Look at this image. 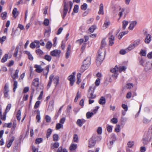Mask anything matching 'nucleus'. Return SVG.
<instances>
[{"instance_id":"e433bc0d","label":"nucleus","mask_w":152,"mask_h":152,"mask_svg":"<svg viewBox=\"0 0 152 152\" xmlns=\"http://www.w3.org/2000/svg\"><path fill=\"white\" fill-rule=\"evenodd\" d=\"M105 103V99L103 97H101L99 100V103L103 105Z\"/></svg>"},{"instance_id":"f8f14e48","label":"nucleus","mask_w":152,"mask_h":152,"mask_svg":"<svg viewBox=\"0 0 152 152\" xmlns=\"http://www.w3.org/2000/svg\"><path fill=\"white\" fill-rule=\"evenodd\" d=\"M68 6L65 3L64 4V10L62 15V17L63 18H64L66 16L68 11Z\"/></svg>"},{"instance_id":"7ed1b4c3","label":"nucleus","mask_w":152,"mask_h":152,"mask_svg":"<svg viewBox=\"0 0 152 152\" xmlns=\"http://www.w3.org/2000/svg\"><path fill=\"white\" fill-rule=\"evenodd\" d=\"M126 69V67L125 66H121L118 68L117 66H115L114 68L111 69L110 71L114 73V74L112 76L115 79L118 76L119 72H124L125 70Z\"/></svg>"},{"instance_id":"20e7f679","label":"nucleus","mask_w":152,"mask_h":152,"mask_svg":"<svg viewBox=\"0 0 152 152\" xmlns=\"http://www.w3.org/2000/svg\"><path fill=\"white\" fill-rule=\"evenodd\" d=\"M152 120V115L150 114L147 116L144 117L142 120L143 123L145 125L149 124Z\"/></svg>"},{"instance_id":"13d9d810","label":"nucleus","mask_w":152,"mask_h":152,"mask_svg":"<svg viewBox=\"0 0 152 152\" xmlns=\"http://www.w3.org/2000/svg\"><path fill=\"white\" fill-rule=\"evenodd\" d=\"M79 7L78 5H76L74 6L73 9V11L74 12L77 13L78 12Z\"/></svg>"},{"instance_id":"ea45409f","label":"nucleus","mask_w":152,"mask_h":152,"mask_svg":"<svg viewBox=\"0 0 152 152\" xmlns=\"http://www.w3.org/2000/svg\"><path fill=\"white\" fill-rule=\"evenodd\" d=\"M94 114L93 113L88 112L86 114V118L88 119H89L91 118Z\"/></svg>"},{"instance_id":"1a4fd4ad","label":"nucleus","mask_w":152,"mask_h":152,"mask_svg":"<svg viewBox=\"0 0 152 152\" xmlns=\"http://www.w3.org/2000/svg\"><path fill=\"white\" fill-rule=\"evenodd\" d=\"M89 60V58L88 59V63H86L85 62H83V64L82 66L81 67L82 71L83 72L86 69L90 66Z\"/></svg>"},{"instance_id":"a18cd8bd","label":"nucleus","mask_w":152,"mask_h":152,"mask_svg":"<svg viewBox=\"0 0 152 152\" xmlns=\"http://www.w3.org/2000/svg\"><path fill=\"white\" fill-rule=\"evenodd\" d=\"M36 53L37 55L41 56L44 53L40 49H38L36 50Z\"/></svg>"},{"instance_id":"473e14b6","label":"nucleus","mask_w":152,"mask_h":152,"mask_svg":"<svg viewBox=\"0 0 152 152\" xmlns=\"http://www.w3.org/2000/svg\"><path fill=\"white\" fill-rule=\"evenodd\" d=\"M44 58L46 60L49 62L51 61L52 59V57L49 55H46L44 56Z\"/></svg>"},{"instance_id":"9b49d317","label":"nucleus","mask_w":152,"mask_h":152,"mask_svg":"<svg viewBox=\"0 0 152 152\" xmlns=\"http://www.w3.org/2000/svg\"><path fill=\"white\" fill-rule=\"evenodd\" d=\"M137 22L136 21H133L130 23L128 28L130 30H132L137 25Z\"/></svg>"},{"instance_id":"bb28decb","label":"nucleus","mask_w":152,"mask_h":152,"mask_svg":"<svg viewBox=\"0 0 152 152\" xmlns=\"http://www.w3.org/2000/svg\"><path fill=\"white\" fill-rule=\"evenodd\" d=\"M106 45V42L105 39H103L101 42V47L100 49H104V47Z\"/></svg>"},{"instance_id":"4c0bfd02","label":"nucleus","mask_w":152,"mask_h":152,"mask_svg":"<svg viewBox=\"0 0 152 152\" xmlns=\"http://www.w3.org/2000/svg\"><path fill=\"white\" fill-rule=\"evenodd\" d=\"M63 125L62 124H61L60 123L56 124V129L57 130H58L61 128H63Z\"/></svg>"},{"instance_id":"5fc2aeb1","label":"nucleus","mask_w":152,"mask_h":152,"mask_svg":"<svg viewBox=\"0 0 152 152\" xmlns=\"http://www.w3.org/2000/svg\"><path fill=\"white\" fill-rule=\"evenodd\" d=\"M17 85H18V82L16 81H15L14 82V84H13V91L14 92H15L16 91V89L17 87Z\"/></svg>"},{"instance_id":"2f4dec72","label":"nucleus","mask_w":152,"mask_h":152,"mask_svg":"<svg viewBox=\"0 0 152 152\" xmlns=\"http://www.w3.org/2000/svg\"><path fill=\"white\" fill-rule=\"evenodd\" d=\"M51 145V148L54 149L55 148H58L59 145V144L58 142H56L53 144H52Z\"/></svg>"},{"instance_id":"6ab92c4d","label":"nucleus","mask_w":152,"mask_h":152,"mask_svg":"<svg viewBox=\"0 0 152 152\" xmlns=\"http://www.w3.org/2000/svg\"><path fill=\"white\" fill-rule=\"evenodd\" d=\"M95 144V142L92 139H91L89 140L88 147L91 148L94 146Z\"/></svg>"},{"instance_id":"423d86ee","label":"nucleus","mask_w":152,"mask_h":152,"mask_svg":"<svg viewBox=\"0 0 152 152\" xmlns=\"http://www.w3.org/2000/svg\"><path fill=\"white\" fill-rule=\"evenodd\" d=\"M61 52L60 50L56 49L50 52V55L59 58Z\"/></svg>"},{"instance_id":"79ce46f5","label":"nucleus","mask_w":152,"mask_h":152,"mask_svg":"<svg viewBox=\"0 0 152 152\" xmlns=\"http://www.w3.org/2000/svg\"><path fill=\"white\" fill-rule=\"evenodd\" d=\"M19 49V47L18 46L16 48L15 50V53L13 55V56L14 57L16 58H18V50Z\"/></svg>"},{"instance_id":"37998d69","label":"nucleus","mask_w":152,"mask_h":152,"mask_svg":"<svg viewBox=\"0 0 152 152\" xmlns=\"http://www.w3.org/2000/svg\"><path fill=\"white\" fill-rule=\"evenodd\" d=\"M37 115L36 116V119L37 121V122H39L40 121V120L41 119L40 116V111L39 110H38L37 111Z\"/></svg>"},{"instance_id":"c85d7f7f","label":"nucleus","mask_w":152,"mask_h":152,"mask_svg":"<svg viewBox=\"0 0 152 152\" xmlns=\"http://www.w3.org/2000/svg\"><path fill=\"white\" fill-rule=\"evenodd\" d=\"M129 22L128 21L124 20L122 22V28L123 30L126 29V26L128 25Z\"/></svg>"},{"instance_id":"b1692460","label":"nucleus","mask_w":152,"mask_h":152,"mask_svg":"<svg viewBox=\"0 0 152 152\" xmlns=\"http://www.w3.org/2000/svg\"><path fill=\"white\" fill-rule=\"evenodd\" d=\"M109 45H112L114 44V37L111 35L109 37Z\"/></svg>"},{"instance_id":"338daca9","label":"nucleus","mask_w":152,"mask_h":152,"mask_svg":"<svg viewBox=\"0 0 152 152\" xmlns=\"http://www.w3.org/2000/svg\"><path fill=\"white\" fill-rule=\"evenodd\" d=\"M87 8V5L86 3H84L81 6V8L82 10H85Z\"/></svg>"},{"instance_id":"6e6d98bb","label":"nucleus","mask_w":152,"mask_h":152,"mask_svg":"<svg viewBox=\"0 0 152 152\" xmlns=\"http://www.w3.org/2000/svg\"><path fill=\"white\" fill-rule=\"evenodd\" d=\"M107 131L109 132H111L112 131L113 126L109 125H107Z\"/></svg>"},{"instance_id":"69168bd1","label":"nucleus","mask_w":152,"mask_h":152,"mask_svg":"<svg viewBox=\"0 0 152 152\" xmlns=\"http://www.w3.org/2000/svg\"><path fill=\"white\" fill-rule=\"evenodd\" d=\"M115 131L117 132H118L120 131V126L119 125H117L115 129Z\"/></svg>"},{"instance_id":"49530a36","label":"nucleus","mask_w":152,"mask_h":152,"mask_svg":"<svg viewBox=\"0 0 152 152\" xmlns=\"http://www.w3.org/2000/svg\"><path fill=\"white\" fill-rule=\"evenodd\" d=\"M78 141V137L77 135L76 134H74L73 136V141L74 142H77Z\"/></svg>"},{"instance_id":"a211bd4d","label":"nucleus","mask_w":152,"mask_h":152,"mask_svg":"<svg viewBox=\"0 0 152 152\" xmlns=\"http://www.w3.org/2000/svg\"><path fill=\"white\" fill-rule=\"evenodd\" d=\"M77 145L72 142L69 147V150L70 151H74L77 148Z\"/></svg>"},{"instance_id":"393cba45","label":"nucleus","mask_w":152,"mask_h":152,"mask_svg":"<svg viewBox=\"0 0 152 152\" xmlns=\"http://www.w3.org/2000/svg\"><path fill=\"white\" fill-rule=\"evenodd\" d=\"M81 77V74L80 73H78L77 75V81L76 83L77 84H79L81 82V79H80Z\"/></svg>"},{"instance_id":"052dcab7","label":"nucleus","mask_w":152,"mask_h":152,"mask_svg":"<svg viewBox=\"0 0 152 152\" xmlns=\"http://www.w3.org/2000/svg\"><path fill=\"white\" fill-rule=\"evenodd\" d=\"M40 103V101H37L35 104L34 107V108L35 109H36L38 107Z\"/></svg>"},{"instance_id":"c9c22d12","label":"nucleus","mask_w":152,"mask_h":152,"mask_svg":"<svg viewBox=\"0 0 152 152\" xmlns=\"http://www.w3.org/2000/svg\"><path fill=\"white\" fill-rule=\"evenodd\" d=\"M110 22L109 21L106 20L103 24V26L105 28H107L108 27V26L110 25Z\"/></svg>"},{"instance_id":"c756f323","label":"nucleus","mask_w":152,"mask_h":152,"mask_svg":"<svg viewBox=\"0 0 152 152\" xmlns=\"http://www.w3.org/2000/svg\"><path fill=\"white\" fill-rule=\"evenodd\" d=\"M145 60L143 58H140L139 62L140 65L144 66L145 64Z\"/></svg>"},{"instance_id":"3c124183","label":"nucleus","mask_w":152,"mask_h":152,"mask_svg":"<svg viewBox=\"0 0 152 152\" xmlns=\"http://www.w3.org/2000/svg\"><path fill=\"white\" fill-rule=\"evenodd\" d=\"M96 26L95 25L91 26L89 29V30L90 32H93L96 29Z\"/></svg>"},{"instance_id":"4468645a","label":"nucleus","mask_w":152,"mask_h":152,"mask_svg":"<svg viewBox=\"0 0 152 152\" xmlns=\"http://www.w3.org/2000/svg\"><path fill=\"white\" fill-rule=\"evenodd\" d=\"M124 15H126L125 13V9L124 8H121L119 10V12L118 14L120 18Z\"/></svg>"},{"instance_id":"58836bf2","label":"nucleus","mask_w":152,"mask_h":152,"mask_svg":"<svg viewBox=\"0 0 152 152\" xmlns=\"http://www.w3.org/2000/svg\"><path fill=\"white\" fill-rule=\"evenodd\" d=\"M135 47L133 43L130 45L127 48V50L129 52L134 48Z\"/></svg>"},{"instance_id":"a19ab883","label":"nucleus","mask_w":152,"mask_h":152,"mask_svg":"<svg viewBox=\"0 0 152 152\" xmlns=\"http://www.w3.org/2000/svg\"><path fill=\"white\" fill-rule=\"evenodd\" d=\"M52 43L48 41L46 43V47L47 49H50L52 46Z\"/></svg>"},{"instance_id":"f704fd0d","label":"nucleus","mask_w":152,"mask_h":152,"mask_svg":"<svg viewBox=\"0 0 152 152\" xmlns=\"http://www.w3.org/2000/svg\"><path fill=\"white\" fill-rule=\"evenodd\" d=\"M8 56L7 54H6L4 55L1 60V62L4 63L8 59Z\"/></svg>"},{"instance_id":"f257e3e1","label":"nucleus","mask_w":152,"mask_h":152,"mask_svg":"<svg viewBox=\"0 0 152 152\" xmlns=\"http://www.w3.org/2000/svg\"><path fill=\"white\" fill-rule=\"evenodd\" d=\"M101 79L98 78L97 79L95 82V85L93 84L90 87L89 92L88 95V97L89 98L94 99L96 96L94 94V93L96 87V86H98L100 83Z\"/></svg>"},{"instance_id":"f03ea898","label":"nucleus","mask_w":152,"mask_h":152,"mask_svg":"<svg viewBox=\"0 0 152 152\" xmlns=\"http://www.w3.org/2000/svg\"><path fill=\"white\" fill-rule=\"evenodd\" d=\"M105 49H100L97 55L96 62L97 66H99L104 59L105 54Z\"/></svg>"},{"instance_id":"6e6552de","label":"nucleus","mask_w":152,"mask_h":152,"mask_svg":"<svg viewBox=\"0 0 152 152\" xmlns=\"http://www.w3.org/2000/svg\"><path fill=\"white\" fill-rule=\"evenodd\" d=\"M9 92V88L8 85L6 84L4 88V95L5 97L10 99V96L8 92Z\"/></svg>"},{"instance_id":"cd10ccee","label":"nucleus","mask_w":152,"mask_h":152,"mask_svg":"<svg viewBox=\"0 0 152 152\" xmlns=\"http://www.w3.org/2000/svg\"><path fill=\"white\" fill-rule=\"evenodd\" d=\"M141 40L140 39H138L135 40L132 43L136 47L138 46L140 43Z\"/></svg>"},{"instance_id":"9d476101","label":"nucleus","mask_w":152,"mask_h":152,"mask_svg":"<svg viewBox=\"0 0 152 152\" xmlns=\"http://www.w3.org/2000/svg\"><path fill=\"white\" fill-rule=\"evenodd\" d=\"M151 34H146L145 39V43L147 44H148L151 42Z\"/></svg>"},{"instance_id":"680f3d73","label":"nucleus","mask_w":152,"mask_h":152,"mask_svg":"<svg viewBox=\"0 0 152 152\" xmlns=\"http://www.w3.org/2000/svg\"><path fill=\"white\" fill-rule=\"evenodd\" d=\"M6 39L5 36H3L1 37H0V42L1 44H3L4 42L5 41Z\"/></svg>"},{"instance_id":"72a5a7b5","label":"nucleus","mask_w":152,"mask_h":152,"mask_svg":"<svg viewBox=\"0 0 152 152\" xmlns=\"http://www.w3.org/2000/svg\"><path fill=\"white\" fill-rule=\"evenodd\" d=\"M21 112L20 110H18L17 111V114L16 115V117L18 120L20 121L21 119Z\"/></svg>"},{"instance_id":"5701e85b","label":"nucleus","mask_w":152,"mask_h":152,"mask_svg":"<svg viewBox=\"0 0 152 152\" xmlns=\"http://www.w3.org/2000/svg\"><path fill=\"white\" fill-rule=\"evenodd\" d=\"M85 122V120L83 119H79L77 120V124L80 126H81L83 123Z\"/></svg>"},{"instance_id":"7c9ffc66","label":"nucleus","mask_w":152,"mask_h":152,"mask_svg":"<svg viewBox=\"0 0 152 152\" xmlns=\"http://www.w3.org/2000/svg\"><path fill=\"white\" fill-rule=\"evenodd\" d=\"M19 72V70L16 69L13 75L12 76V78L13 79H15L18 77V73Z\"/></svg>"},{"instance_id":"774afa93","label":"nucleus","mask_w":152,"mask_h":152,"mask_svg":"<svg viewBox=\"0 0 152 152\" xmlns=\"http://www.w3.org/2000/svg\"><path fill=\"white\" fill-rule=\"evenodd\" d=\"M97 132L99 134H101L102 132V129L101 127H99L97 129Z\"/></svg>"},{"instance_id":"de8ad7c7","label":"nucleus","mask_w":152,"mask_h":152,"mask_svg":"<svg viewBox=\"0 0 152 152\" xmlns=\"http://www.w3.org/2000/svg\"><path fill=\"white\" fill-rule=\"evenodd\" d=\"M2 19L3 20L5 19L7 16V12H2L1 15Z\"/></svg>"},{"instance_id":"4d7b16f0","label":"nucleus","mask_w":152,"mask_h":152,"mask_svg":"<svg viewBox=\"0 0 152 152\" xmlns=\"http://www.w3.org/2000/svg\"><path fill=\"white\" fill-rule=\"evenodd\" d=\"M134 142L133 141H130L128 143V146L129 148H132L134 145Z\"/></svg>"},{"instance_id":"39448f33","label":"nucleus","mask_w":152,"mask_h":152,"mask_svg":"<svg viewBox=\"0 0 152 152\" xmlns=\"http://www.w3.org/2000/svg\"><path fill=\"white\" fill-rule=\"evenodd\" d=\"M75 73L73 72L68 77V80L70 81V85L71 86L73 85L75 80Z\"/></svg>"},{"instance_id":"bf43d9fd","label":"nucleus","mask_w":152,"mask_h":152,"mask_svg":"<svg viewBox=\"0 0 152 152\" xmlns=\"http://www.w3.org/2000/svg\"><path fill=\"white\" fill-rule=\"evenodd\" d=\"M53 140L57 141L58 138V136L57 134H55L53 135Z\"/></svg>"},{"instance_id":"0e129e2a","label":"nucleus","mask_w":152,"mask_h":152,"mask_svg":"<svg viewBox=\"0 0 152 152\" xmlns=\"http://www.w3.org/2000/svg\"><path fill=\"white\" fill-rule=\"evenodd\" d=\"M45 118L46 120V121L47 122H50L51 121V118L48 115H45Z\"/></svg>"},{"instance_id":"c03bdc74","label":"nucleus","mask_w":152,"mask_h":152,"mask_svg":"<svg viewBox=\"0 0 152 152\" xmlns=\"http://www.w3.org/2000/svg\"><path fill=\"white\" fill-rule=\"evenodd\" d=\"M143 143L144 145H147L148 143V140L147 137H144L142 140Z\"/></svg>"},{"instance_id":"412c9836","label":"nucleus","mask_w":152,"mask_h":152,"mask_svg":"<svg viewBox=\"0 0 152 152\" xmlns=\"http://www.w3.org/2000/svg\"><path fill=\"white\" fill-rule=\"evenodd\" d=\"M103 5L102 4H101L99 6V9L98 12V14L99 15H103L104 12L103 11Z\"/></svg>"},{"instance_id":"ddd939ff","label":"nucleus","mask_w":152,"mask_h":152,"mask_svg":"<svg viewBox=\"0 0 152 152\" xmlns=\"http://www.w3.org/2000/svg\"><path fill=\"white\" fill-rule=\"evenodd\" d=\"M19 12L16 8H14L12 12V14L13 17L16 18L19 15Z\"/></svg>"},{"instance_id":"0eeeda50","label":"nucleus","mask_w":152,"mask_h":152,"mask_svg":"<svg viewBox=\"0 0 152 152\" xmlns=\"http://www.w3.org/2000/svg\"><path fill=\"white\" fill-rule=\"evenodd\" d=\"M146 71H148L152 69V61H147L144 66Z\"/></svg>"},{"instance_id":"4be33fe9","label":"nucleus","mask_w":152,"mask_h":152,"mask_svg":"<svg viewBox=\"0 0 152 152\" xmlns=\"http://www.w3.org/2000/svg\"><path fill=\"white\" fill-rule=\"evenodd\" d=\"M32 84L34 86H38L39 85V79L38 78H36L33 80Z\"/></svg>"},{"instance_id":"aec40b11","label":"nucleus","mask_w":152,"mask_h":152,"mask_svg":"<svg viewBox=\"0 0 152 152\" xmlns=\"http://www.w3.org/2000/svg\"><path fill=\"white\" fill-rule=\"evenodd\" d=\"M24 53L28 55V59L31 60H33V57L30 52L28 51H24Z\"/></svg>"},{"instance_id":"e2e57ef3","label":"nucleus","mask_w":152,"mask_h":152,"mask_svg":"<svg viewBox=\"0 0 152 152\" xmlns=\"http://www.w3.org/2000/svg\"><path fill=\"white\" fill-rule=\"evenodd\" d=\"M42 141V139L41 138L37 139L35 140V143L37 144H39Z\"/></svg>"},{"instance_id":"dca6fc26","label":"nucleus","mask_w":152,"mask_h":152,"mask_svg":"<svg viewBox=\"0 0 152 152\" xmlns=\"http://www.w3.org/2000/svg\"><path fill=\"white\" fill-rule=\"evenodd\" d=\"M15 139V137L14 136L12 137L10 140L8 142H7L6 143V145L7 148H9L11 145L12 142Z\"/></svg>"},{"instance_id":"09e8293b","label":"nucleus","mask_w":152,"mask_h":152,"mask_svg":"<svg viewBox=\"0 0 152 152\" xmlns=\"http://www.w3.org/2000/svg\"><path fill=\"white\" fill-rule=\"evenodd\" d=\"M53 80L54 82V83L56 84V85H57L59 81V77L58 76H56L53 79Z\"/></svg>"},{"instance_id":"603ef678","label":"nucleus","mask_w":152,"mask_h":152,"mask_svg":"<svg viewBox=\"0 0 152 152\" xmlns=\"http://www.w3.org/2000/svg\"><path fill=\"white\" fill-rule=\"evenodd\" d=\"M129 52V51L127 50V48L125 49H122L120 51V53L122 55H124L127 53Z\"/></svg>"},{"instance_id":"8fccbe9b","label":"nucleus","mask_w":152,"mask_h":152,"mask_svg":"<svg viewBox=\"0 0 152 152\" xmlns=\"http://www.w3.org/2000/svg\"><path fill=\"white\" fill-rule=\"evenodd\" d=\"M52 130L49 129H48L47 131V133L46 134V137L47 138H48L50 136L52 132Z\"/></svg>"},{"instance_id":"f3484780","label":"nucleus","mask_w":152,"mask_h":152,"mask_svg":"<svg viewBox=\"0 0 152 152\" xmlns=\"http://www.w3.org/2000/svg\"><path fill=\"white\" fill-rule=\"evenodd\" d=\"M54 102L53 101L50 102L48 108V110L50 111H52L54 109Z\"/></svg>"},{"instance_id":"2eb2a0df","label":"nucleus","mask_w":152,"mask_h":152,"mask_svg":"<svg viewBox=\"0 0 152 152\" xmlns=\"http://www.w3.org/2000/svg\"><path fill=\"white\" fill-rule=\"evenodd\" d=\"M34 67L36 68V71L37 72L40 73L43 70V69L40 65H36Z\"/></svg>"},{"instance_id":"864d4df0","label":"nucleus","mask_w":152,"mask_h":152,"mask_svg":"<svg viewBox=\"0 0 152 152\" xmlns=\"http://www.w3.org/2000/svg\"><path fill=\"white\" fill-rule=\"evenodd\" d=\"M12 126V123H5L3 126L4 127H7L9 128H11Z\"/></svg>"},{"instance_id":"a878e982","label":"nucleus","mask_w":152,"mask_h":152,"mask_svg":"<svg viewBox=\"0 0 152 152\" xmlns=\"http://www.w3.org/2000/svg\"><path fill=\"white\" fill-rule=\"evenodd\" d=\"M54 76L53 75H51L49 77V81L47 86V88H50L52 83L53 81V78Z\"/></svg>"}]
</instances>
